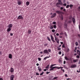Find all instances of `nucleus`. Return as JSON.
Returning <instances> with one entry per match:
<instances>
[{"instance_id":"obj_1","label":"nucleus","mask_w":80,"mask_h":80,"mask_svg":"<svg viewBox=\"0 0 80 80\" xmlns=\"http://www.w3.org/2000/svg\"><path fill=\"white\" fill-rule=\"evenodd\" d=\"M43 53H46V54H49V52H48V51L47 50H45L43 51Z\"/></svg>"},{"instance_id":"obj_2","label":"nucleus","mask_w":80,"mask_h":80,"mask_svg":"<svg viewBox=\"0 0 80 80\" xmlns=\"http://www.w3.org/2000/svg\"><path fill=\"white\" fill-rule=\"evenodd\" d=\"M17 2L18 4V5H22V1L18 0Z\"/></svg>"},{"instance_id":"obj_3","label":"nucleus","mask_w":80,"mask_h":80,"mask_svg":"<svg viewBox=\"0 0 80 80\" xmlns=\"http://www.w3.org/2000/svg\"><path fill=\"white\" fill-rule=\"evenodd\" d=\"M18 19H21L23 20V18L22 17V16H19L18 18Z\"/></svg>"},{"instance_id":"obj_4","label":"nucleus","mask_w":80,"mask_h":80,"mask_svg":"<svg viewBox=\"0 0 80 80\" xmlns=\"http://www.w3.org/2000/svg\"><path fill=\"white\" fill-rule=\"evenodd\" d=\"M75 67H77V65L74 64L71 65L70 68H75Z\"/></svg>"},{"instance_id":"obj_5","label":"nucleus","mask_w":80,"mask_h":80,"mask_svg":"<svg viewBox=\"0 0 80 80\" xmlns=\"http://www.w3.org/2000/svg\"><path fill=\"white\" fill-rule=\"evenodd\" d=\"M56 15H57V14L56 13H54L51 16V18H54V17H55Z\"/></svg>"},{"instance_id":"obj_6","label":"nucleus","mask_w":80,"mask_h":80,"mask_svg":"<svg viewBox=\"0 0 80 80\" xmlns=\"http://www.w3.org/2000/svg\"><path fill=\"white\" fill-rule=\"evenodd\" d=\"M13 78H14V75H12L10 77V80H13Z\"/></svg>"},{"instance_id":"obj_7","label":"nucleus","mask_w":80,"mask_h":80,"mask_svg":"<svg viewBox=\"0 0 80 80\" xmlns=\"http://www.w3.org/2000/svg\"><path fill=\"white\" fill-rule=\"evenodd\" d=\"M56 13H58L59 15H60L61 14H62V12L58 11H57L56 12Z\"/></svg>"},{"instance_id":"obj_8","label":"nucleus","mask_w":80,"mask_h":80,"mask_svg":"<svg viewBox=\"0 0 80 80\" xmlns=\"http://www.w3.org/2000/svg\"><path fill=\"white\" fill-rule=\"evenodd\" d=\"M51 38L52 40V41L53 42H55V41L53 40V36L52 35L51 36Z\"/></svg>"},{"instance_id":"obj_9","label":"nucleus","mask_w":80,"mask_h":80,"mask_svg":"<svg viewBox=\"0 0 80 80\" xmlns=\"http://www.w3.org/2000/svg\"><path fill=\"white\" fill-rule=\"evenodd\" d=\"M13 27V24H9V25L8 26V28H11L12 27Z\"/></svg>"},{"instance_id":"obj_10","label":"nucleus","mask_w":80,"mask_h":80,"mask_svg":"<svg viewBox=\"0 0 80 80\" xmlns=\"http://www.w3.org/2000/svg\"><path fill=\"white\" fill-rule=\"evenodd\" d=\"M65 59L66 60H69V61H70L71 60L70 58H67V57H65Z\"/></svg>"},{"instance_id":"obj_11","label":"nucleus","mask_w":80,"mask_h":80,"mask_svg":"<svg viewBox=\"0 0 80 80\" xmlns=\"http://www.w3.org/2000/svg\"><path fill=\"white\" fill-rule=\"evenodd\" d=\"M8 57L9 58H12V55L11 54H9V55Z\"/></svg>"},{"instance_id":"obj_12","label":"nucleus","mask_w":80,"mask_h":80,"mask_svg":"<svg viewBox=\"0 0 80 80\" xmlns=\"http://www.w3.org/2000/svg\"><path fill=\"white\" fill-rule=\"evenodd\" d=\"M38 70H39V72H41L42 71V69H41V68H40L39 66H38Z\"/></svg>"},{"instance_id":"obj_13","label":"nucleus","mask_w":80,"mask_h":80,"mask_svg":"<svg viewBox=\"0 0 80 80\" xmlns=\"http://www.w3.org/2000/svg\"><path fill=\"white\" fill-rule=\"evenodd\" d=\"M67 22V20L65 21V23L64 24V26H65V28H67V24L66 23V22Z\"/></svg>"},{"instance_id":"obj_14","label":"nucleus","mask_w":80,"mask_h":80,"mask_svg":"<svg viewBox=\"0 0 80 80\" xmlns=\"http://www.w3.org/2000/svg\"><path fill=\"white\" fill-rule=\"evenodd\" d=\"M72 21L73 24H74L75 23V18H72Z\"/></svg>"},{"instance_id":"obj_15","label":"nucleus","mask_w":80,"mask_h":80,"mask_svg":"<svg viewBox=\"0 0 80 80\" xmlns=\"http://www.w3.org/2000/svg\"><path fill=\"white\" fill-rule=\"evenodd\" d=\"M51 68L49 70L50 71H52V70H53V69L54 68H55V67H52V68Z\"/></svg>"},{"instance_id":"obj_16","label":"nucleus","mask_w":80,"mask_h":80,"mask_svg":"<svg viewBox=\"0 0 80 80\" xmlns=\"http://www.w3.org/2000/svg\"><path fill=\"white\" fill-rule=\"evenodd\" d=\"M10 72L11 73H12L14 72V70L13 69V68H11Z\"/></svg>"},{"instance_id":"obj_17","label":"nucleus","mask_w":80,"mask_h":80,"mask_svg":"<svg viewBox=\"0 0 80 80\" xmlns=\"http://www.w3.org/2000/svg\"><path fill=\"white\" fill-rule=\"evenodd\" d=\"M11 30H12V29H11V28H8L7 30V31L8 32H10V31H11Z\"/></svg>"},{"instance_id":"obj_18","label":"nucleus","mask_w":80,"mask_h":80,"mask_svg":"<svg viewBox=\"0 0 80 80\" xmlns=\"http://www.w3.org/2000/svg\"><path fill=\"white\" fill-rule=\"evenodd\" d=\"M53 76L52 75L50 76L49 77V80L52 79V78H53Z\"/></svg>"},{"instance_id":"obj_19","label":"nucleus","mask_w":80,"mask_h":80,"mask_svg":"<svg viewBox=\"0 0 80 80\" xmlns=\"http://www.w3.org/2000/svg\"><path fill=\"white\" fill-rule=\"evenodd\" d=\"M60 18L61 20H63V15H61L60 16Z\"/></svg>"},{"instance_id":"obj_20","label":"nucleus","mask_w":80,"mask_h":80,"mask_svg":"<svg viewBox=\"0 0 80 80\" xmlns=\"http://www.w3.org/2000/svg\"><path fill=\"white\" fill-rule=\"evenodd\" d=\"M77 53L80 56V52L79 50H77Z\"/></svg>"},{"instance_id":"obj_21","label":"nucleus","mask_w":80,"mask_h":80,"mask_svg":"<svg viewBox=\"0 0 80 80\" xmlns=\"http://www.w3.org/2000/svg\"><path fill=\"white\" fill-rule=\"evenodd\" d=\"M26 4L27 6H28L30 5V2L28 1H27L26 2Z\"/></svg>"},{"instance_id":"obj_22","label":"nucleus","mask_w":80,"mask_h":80,"mask_svg":"<svg viewBox=\"0 0 80 80\" xmlns=\"http://www.w3.org/2000/svg\"><path fill=\"white\" fill-rule=\"evenodd\" d=\"M62 68V67H55V68H57V69H60V68Z\"/></svg>"},{"instance_id":"obj_23","label":"nucleus","mask_w":80,"mask_h":80,"mask_svg":"<svg viewBox=\"0 0 80 80\" xmlns=\"http://www.w3.org/2000/svg\"><path fill=\"white\" fill-rule=\"evenodd\" d=\"M28 33H29V34H30L31 33V32H32V31H31V30H28Z\"/></svg>"},{"instance_id":"obj_24","label":"nucleus","mask_w":80,"mask_h":80,"mask_svg":"<svg viewBox=\"0 0 80 80\" xmlns=\"http://www.w3.org/2000/svg\"><path fill=\"white\" fill-rule=\"evenodd\" d=\"M47 38L49 42H51V40L50 39V38L49 37H47Z\"/></svg>"},{"instance_id":"obj_25","label":"nucleus","mask_w":80,"mask_h":80,"mask_svg":"<svg viewBox=\"0 0 80 80\" xmlns=\"http://www.w3.org/2000/svg\"><path fill=\"white\" fill-rule=\"evenodd\" d=\"M50 66V65H48L46 67V68L47 69H48L49 68V67Z\"/></svg>"},{"instance_id":"obj_26","label":"nucleus","mask_w":80,"mask_h":80,"mask_svg":"<svg viewBox=\"0 0 80 80\" xmlns=\"http://www.w3.org/2000/svg\"><path fill=\"white\" fill-rule=\"evenodd\" d=\"M58 2L59 3H61V5H62V2L61 0H58Z\"/></svg>"},{"instance_id":"obj_27","label":"nucleus","mask_w":80,"mask_h":80,"mask_svg":"<svg viewBox=\"0 0 80 80\" xmlns=\"http://www.w3.org/2000/svg\"><path fill=\"white\" fill-rule=\"evenodd\" d=\"M77 61H78V59H76L75 60H73V62H77Z\"/></svg>"},{"instance_id":"obj_28","label":"nucleus","mask_w":80,"mask_h":80,"mask_svg":"<svg viewBox=\"0 0 80 80\" xmlns=\"http://www.w3.org/2000/svg\"><path fill=\"white\" fill-rule=\"evenodd\" d=\"M55 40H56V41H59V39H58V38H57L56 37H55Z\"/></svg>"},{"instance_id":"obj_29","label":"nucleus","mask_w":80,"mask_h":80,"mask_svg":"<svg viewBox=\"0 0 80 80\" xmlns=\"http://www.w3.org/2000/svg\"><path fill=\"white\" fill-rule=\"evenodd\" d=\"M56 65V64H53V65H51L50 67V68H51L52 67H53V66H55V65Z\"/></svg>"},{"instance_id":"obj_30","label":"nucleus","mask_w":80,"mask_h":80,"mask_svg":"<svg viewBox=\"0 0 80 80\" xmlns=\"http://www.w3.org/2000/svg\"><path fill=\"white\" fill-rule=\"evenodd\" d=\"M73 5H72V4H71L70 5L69 7H70L71 9H72V7H73Z\"/></svg>"},{"instance_id":"obj_31","label":"nucleus","mask_w":80,"mask_h":80,"mask_svg":"<svg viewBox=\"0 0 80 80\" xmlns=\"http://www.w3.org/2000/svg\"><path fill=\"white\" fill-rule=\"evenodd\" d=\"M75 44L76 46H78V42H76L75 43Z\"/></svg>"},{"instance_id":"obj_32","label":"nucleus","mask_w":80,"mask_h":80,"mask_svg":"<svg viewBox=\"0 0 80 80\" xmlns=\"http://www.w3.org/2000/svg\"><path fill=\"white\" fill-rule=\"evenodd\" d=\"M57 78H58V77H55L53 78V80H55V79H57Z\"/></svg>"},{"instance_id":"obj_33","label":"nucleus","mask_w":80,"mask_h":80,"mask_svg":"<svg viewBox=\"0 0 80 80\" xmlns=\"http://www.w3.org/2000/svg\"><path fill=\"white\" fill-rule=\"evenodd\" d=\"M56 5H62L61 3H60V2H57Z\"/></svg>"},{"instance_id":"obj_34","label":"nucleus","mask_w":80,"mask_h":80,"mask_svg":"<svg viewBox=\"0 0 80 80\" xmlns=\"http://www.w3.org/2000/svg\"><path fill=\"white\" fill-rule=\"evenodd\" d=\"M47 58H49V57H47L44 58V60H46Z\"/></svg>"},{"instance_id":"obj_35","label":"nucleus","mask_w":80,"mask_h":80,"mask_svg":"<svg viewBox=\"0 0 80 80\" xmlns=\"http://www.w3.org/2000/svg\"><path fill=\"white\" fill-rule=\"evenodd\" d=\"M52 32H53V33H54V32H55V30L54 29H52Z\"/></svg>"},{"instance_id":"obj_36","label":"nucleus","mask_w":80,"mask_h":80,"mask_svg":"<svg viewBox=\"0 0 80 80\" xmlns=\"http://www.w3.org/2000/svg\"><path fill=\"white\" fill-rule=\"evenodd\" d=\"M50 29H53V26H51L50 28Z\"/></svg>"},{"instance_id":"obj_37","label":"nucleus","mask_w":80,"mask_h":80,"mask_svg":"<svg viewBox=\"0 0 80 80\" xmlns=\"http://www.w3.org/2000/svg\"><path fill=\"white\" fill-rule=\"evenodd\" d=\"M69 5H68L67 6H66V8H69Z\"/></svg>"},{"instance_id":"obj_38","label":"nucleus","mask_w":80,"mask_h":80,"mask_svg":"<svg viewBox=\"0 0 80 80\" xmlns=\"http://www.w3.org/2000/svg\"><path fill=\"white\" fill-rule=\"evenodd\" d=\"M43 73H44V72H42V73H41L40 74V75L41 76L42 75Z\"/></svg>"},{"instance_id":"obj_39","label":"nucleus","mask_w":80,"mask_h":80,"mask_svg":"<svg viewBox=\"0 0 80 80\" xmlns=\"http://www.w3.org/2000/svg\"><path fill=\"white\" fill-rule=\"evenodd\" d=\"M58 50H61V48H59V47H58Z\"/></svg>"},{"instance_id":"obj_40","label":"nucleus","mask_w":80,"mask_h":80,"mask_svg":"<svg viewBox=\"0 0 80 80\" xmlns=\"http://www.w3.org/2000/svg\"><path fill=\"white\" fill-rule=\"evenodd\" d=\"M53 27L54 28H57V26H56V25H54V26Z\"/></svg>"},{"instance_id":"obj_41","label":"nucleus","mask_w":80,"mask_h":80,"mask_svg":"<svg viewBox=\"0 0 80 80\" xmlns=\"http://www.w3.org/2000/svg\"><path fill=\"white\" fill-rule=\"evenodd\" d=\"M71 22H72V21L71 20L68 21V23H71Z\"/></svg>"},{"instance_id":"obj_42","label":"nucleus","mask_w":80,"mask_h":80,"mask_svg":"<svg viewBox=\"0 0 80 80\" xmlns=\"http://www.w3.org/2000/svg\"><path fill=\"white\" fill-rule=\"evenodd\" d=\"M38 60L39 61H41V59L40 58H38Z\"/></svg>"},{"instance_id":"obj_43","label":"nucleus","mask_w":80,"mask_h":80,"mask_svg":"<svg viewBox=\"0 0 80 80\" xmlns=\"http://www.w3.org/2000/svg\"><path fill=\"white\" fill-rule=\"evenodd\" d=\"M52 24H53L54 25H55V24H56V22H52Z\"/></svg>"},{"instance_id":"obj_44","label":"nucleus","mask_w":80,"mask_h":80,"mask_svg":"<svg viewBox=\"0 0 80 80\" xmlns=\"http://www.w3.org/2000/svg\"><path fill=\"white\" fill-rule=\"evenodd\" d=\"M47 45H48V44H44V46H45V47H46V46H47Z\"/></svg>"},{"instance_id":"obj_45","label":"nucleus","mask_w":80,"mask_h":80,"mask_svg":"<svg viewBox=\"0 0 80 80\" xmlns=\"http://www.w3.org/2000/svg\"><path fill=\"white\" fill-rule=\"evenodd\" d=\"M76 57L77 58H80V56H79L78 55H77L76 56Z\"/></svg>"},{"instance_id":"obj_46","label":"nucleus","mask_w":80,"mask_h":80,"mask_svg":"<svg viewBox=\"0 0 80 80\" xmlns=\"http://www.w3.org/2000/svg\"><path fill=\"white\" fill-rule=\"evenodd\" d=\"M48 52H51V49H48Z\"/></svg>"},{"instance_id":"obj_47","label":"nucleus","mask_w":80,"mask_h":80,"mask_svg":"<svg viewBox=\"0 0 80 80\" xmlns=\"http://www.w3.org/2000/svg\"><path fill=\"white\" fill-rule=\"evenodd\" d=\"M60 35H63V32H62L60 34Z\"/></svg>"},{"instance_id":"obj_48","label":"nucleus","mask_w":80,"mask_h":80,"mask_svg":"<svg viewBox=\"0 0 80 80\" xmlns=\"http://www.w3.org/2000/svg\"><path fill=\"white\" fill-rule=\"evenodd\" d=\"M62 47L63 48H65V45L63 44L62 46Z\"/></svg>"},{"instance_id":"obj_49","label":"nucleus","mask_w":80,"mask_h":80,"mask_svg":"<svg viewBox=\"0 0 80 80\" xmlns=\"http://www.w3.org/2000/svg\"><path fill=\"white\" fill-rule=\"evenodd\" d=\"M59 55H61V54H62V52L61 51H60L59 52Z\"/></svg>"},{"instance_id":"obj_50","label":"nucleus","mask_w":80,"mask_h":80,"mask_svg":"<svg viewBox=\"0 0 80 80\" xmlns=\"http://www.w3.org/2000/svg\"><path fill=\"white\" fill-rule=\"evenodd\" d=\"M61 70L62 71H63V72H65V71L64 70V69H61Z\"/></svg>"},{"instance_id":"obj_51","label":"nucleus","mask_w":80,"mask_h":80,"mask_svg":"<svg viewBox=\"0 0 80 80\" xmlns=\"http://www.w3.org/2000/svg\"><path fill=\"white\" fill-rule=\"evenodd\" d=\"M64 34H65V36H67V33H66V32H64Z\"/></svg>"},{"instance_id":"obj_52","label":"nucleus","mask_w":80,"mask_h":80,"mask_svg":"<svg viewBox=\"0 0 80 80\" xmlns=\"http://www.w3.org/2000/svg\"><path fill=\"white\" fill-rule=\"evenodd\" d=\"M63 5L64 6H67V4L66 3L63 4Z\"/></svg>"},{"instance_id":"obj_53","label":"nucleus","mask_w":80,"mask_h":80,"mask_svg":"<svg viewBox=\"0 0 80 80\" xmlns=\"http://www.w3.org/2000/svg\"><path fill=\"white\" fill-rule=\"evenodd\" d=\"M65 76L66 77H68V75H67V74H65Z\"/></svg>"},{"instance_id":"obj_54","label":"nucleus","mask_w":80,"mask_h":80,"mask_svg":"<svg viewBox=\"0 0 80 80\" xmlns=\"http://www.w3.org/2000/svg\"><path fill=\"white\" fill-rule=\"evenodd\" d=\"M50 73V72H47L46 74H48V73Z\"/></svg>"},{"instance_id":"obj_55","label":"nucleus","mask_w":80,"mask_h":80,"mask_svg":"<svg viewBox=\"0 0 80 80\" xmlns=\"http://www.w3.org/2000/svg\"><path fill=\"white\" fill-rule=\"evenodd\" d=\"M36 75H39V73L37 72L36 73Z\"/></svg>"},{"instance_id":"obj_56","label":"nucleus","mask_w":80,"mask_h":80,"mask_svg":"<svg viewBox=\"0 0 80 80\" xmlns=\"http://www.w3.org/2000/svg\"><path fill=\"white\" fill-rule=\"evenodd\" d=\"M78 10L79 11H80V7H79L78 8Z\"/></svg>"},{"instance_id":"obj_57","label":"nucleus","mask_w":80,"mask_h":80,"mask_svg":"<svg viewBox=\"0 0 80 80\" xmlns=\"http://www.w3.org/2000/svg\"><path fill=\"white\" fill-rule=\"evenodd\" d=\"M56 5L57 7H60V6H59V5H57V4H56Z\"/></svg>"},{"instance_id":"obj_58","label":"nucleus","mask_w":80,"mask_h":80,"mask_svg":"<svg viewBox=\"0 0 80 80\" xmlns=\"http://www.w3.org/2000/svg\"><path fill=\"white\" fill-rule=\"evenodd\" d=\"M66 63V61H64L63 62L64 64H65Z\"/></svg>"},{"instance_id":"obj_59","label":"nucleus","mask_w":80,"mask_h":80,"mask_svg":"<svg viewBox=\"0 0 80 80\" xmlns=\"http://www.w3.org/2000/svg\"><path fill=\"white\" fill-rule=\"evenodd\" d=\"M10 35L11 36H13V33H10Z\"/></svg>"},{"instance_id":"obj_60","label":"nucleus","mask_w":80,"mask_h":80,"mask_svg":"<svg viewBox=\"0 0 80 80\" xmlns=\"http://www.w3.org/2000/svg\"><path fill=\"white\" fill-rule=\"evenodd\" d=\"M56 35L57 36H59V34H58V33H56Z\"/></svg>"},{"instance_id":"obj_61","label":"nucleus","mask_w":80,"mask_h":80,"mask_svg":"<svg viewBox=\"0 0 80 80\" xmlns=\"http://www.w3.org/2000/svg\"><path fill=\"white\" fill-rule=\"evenodd\" d=\"M63 8L62 7L61 8L60 10H63Z\"/></svg>"},{"instance_id":"obj_62","label":"nucleus","mask_w":80,"mask_h":80,"mask_svg":"<svg viewBox=\"0 0 80 80\" xmlns=\"http://www.w3.org/2000/svg\"><path fill=\"white\" fill-rule=\"evenodd\" d=\"M70 51V49L69 48H68L67 50V52H69Z\"/></svg>"},{"instance_id":"obj_63","label":"nucleus","mask_w":80,"mask_h":80,"mask_svg":"<svg viewBox=\"0 0 80 80\" xmlns=\"http://www.w3.org/2000/svg\"><path fill=\"white\" fill-rule=\"evenodd\" d=\"M47 69H45L43 70V71H44V72H46V71H47Z\"/></svg>"},{"instance_id":"obj_64","label":"nucleus","mask_w":80,"mask_h":80,"mask_svg":"<svg viewBox=\"0 0 80 80\" xmlns=\"http://www.w3.org/2000/svg\"><path fill=\"white\" fill-rule=\"evenodd\" d=\"M0 80H3V78H0Z\"/></svg>"}]
</instances>
